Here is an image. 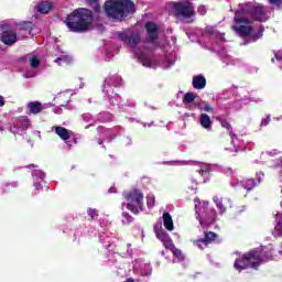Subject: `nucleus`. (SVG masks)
Returning <instances> with one entry per match:
<instances>
[{
  "mask_svg": "<svg viewBox=\"0 0 282 282\" xmlns=\"http://www.w3.org/2000/svg\"><path fill=\"white\" fill-rule=\"evenodd\" d=\"M234 22L235 24L231 26V30L242 39L250 36L252 41H259V39L263 36V32H265V28L260 25L258 32L252 33L254 32V26H252L251 20L246 17V11L237 10L235 12Z\"/></svg>",
  "mask_w": 282,
  "mask_h": 282,
  "instance_id": "obj_1",
  "label": "nucleus"
},
{
  "mask_svg": "<svg viewBox=\"0 0 282 282\" xmlns=\"http://www.w3.org/2000/svg\"><path fill=\"white\" fill-rule=\"evenodd\" d=\"M94 12L89 9H75L67 15L65 24L70 32H87L91 28Z\"/></svg>",
  "mask_w": 282,
  "mask_h": 282,
  "instance_id": "obj_2",
  "label": "nucleus"
},
{
  "mask_svg": "<svg viewBox=\"0 0 282 282\" xmlns=\"http://www.w3.org/2000/svg\"><path fill=\"white\" fill-rule=\"evenodd\" d=\"M270 259H272V254L253 249L237 258L234 268L238 270V272L248 270V268H251V270H259V267L263 265V263H268Z\"/></svg>",
  "mask_w": 282,
  "mask_h": 282,
  "instance_id": "obj_3",
  "label": "nucleus"
},
{
  "mask_svg": "<svg viewBox=\"0 0 282 282\" xmlns=\"http://www.w3.org/2000/svg\"><path fill=\"white\" fill-rule=\"evenodd\" d=\"M105 12L110 19L122 21L128 14H135V3L131 0H108Z\"/></svg>",
  "mask_w": 282,
  "mask_h": 282,
  "instance_id": "obj_4",
  "label": "nucleus"
},
{
  "mask_svg": "<svg viewBox=\"0 0 282 282\" xmlns=\"http://www.w3.org/2000/svg\"><path fill=\"white\" fill-rule=\"evenodd\" d=\"M127 202V209L133 215H140L144 210V194L141 189H132L123 194Z\"/></svg>",
  "mask_w": 282,
  "mask_h": 282,
  "instance_id": "obj_5",
  "label": "nucleus"
},
{
  "mask_svg": "<svg viewBox=\"0 0 282 282\" xmlns=\"http://www.w3.org/2000/svg\"><path fill=\"white\" fill-rule=\"evenodd\" d=\"M172 12L176 19H193L196 14L191 1L172 2Z\"/></svg>",
  "mask_w": 282,
  "mask_h": 282,
  "instance_id": "obj_6",
  "label": "nucleus"
},
{
  "mask_svg": "<svg viewBox=\"0 0 282 282\" xmlns=\"http://www.w3.org/2000/svg\"><path fill=\"white\" fill-rule=\"evenodd\" d=\"M239 11L245 12V17L252 19V21H259L260 23L268 21V11L263 6H248Z\"/></svg>",
  "mask_w": 282,
  "mask_h": 282,
  "instance_id": "obj_7",
  "label": "nucleus"
},
{
  "mask_svg": "<svg viewBox=\"0 0 282 282\" xmlns=\"http://www.w3.org/2000/svg\"><path fill=\"white\" fill-rule=\"evenodd\" d=\"M263 181V173L262 172H257L256 173V180L254 178H245L241 181H238L236 191L239 193L241 188L246 191L243 194V197H247L248 193L256 188V186H259L261 182Z\"/></svg>",
  "mask_w": 282,
  "mask_h": 282,
  "instance_id": "obj_8",
  "label": "nucleus"
},
{
  "mask_svg": "<svg viewBox=\"0 0 282 282\" xmlns=\"http://www.w3.org/2000/svg\"><path fill=\"white\" fill-rule=\"evenodd\" d=\"M117 36L119 41H122V43H124L126 45H129L130 47H137L140 41H142L140 33L131 29H127L126 31L118 32Z\"/></svg>",
  "mask_w": 282,
  "mask_h": 282,
  "instance_id": "obj_9",
  "label": "nucleus"
},
{
  "mask_svg": "<svg viewBox=\"0 0 282 282\" xmlns=\"http://www.w3.org/2000/svg\"><path fill=\"white\" fill-rule=\"evenodd\" d=\"M1 31H2V33L0 36V41L4 45H8L9 47H11V45H14V43H17V41H19V39L17 37V31H14V29H12V25L2 24Z\"/></svg>",
  "mask_w": 282,
  "mask_h": 282,
  "instance_id": "obj_10",
  "label": "nucleus"
},
{
  "mask_svg": "<svg viewBox=\"0 0 282 282\" xmlns=\"http://www.w3.org/2000/svg\"><path fill=\"white\" fill-rule=\"evenodd\" d=\"M204 238L192 241L193 246L199 248V250H206L210 243H215L219 239V235L215 234V231H204Z\"/></svg>",
  "mask_w": 282,
  "mask_h": 282,
  "instance_id": "obj_11",
  "label": "nucleus"
},
{
  "mask_svg": "<svg viewBox=\"0 0 282 282\" xmlns=\"http://www.w3.org/2000/svg\"><path fill=\"white\" fill-rule=\"evenodd\" d=\"M145 31L148 32V37L144 40V43H156L158 39H160V33H159V28L155 22H147L145 25Z\"/></svg>",
  "mask_w": 282,
  "mask_h": 282,
  "instance_id": "obj_12",
  "label": "nucleus"
},
{
  "mask_svg": "<svg viewBox=\"0 0 282 282\" xmlns=\"http://www.w3.org/2000/svg\"><path fill=\"white\" fill-rule=\"evenodd\" d=\"M163 226L169 232L175 230V225L173 224V216L169 212L163 213Z\"/></svg>",
  "mask_w": 282,
  "mask_h": 282,
  "instance_id": "obj_13",
  "label": "nucleus"
},
{
  "mask_svg": "<svg viewBox=\"0 0 282 282\" xmlns=\"http://www.w3.org/2000/svg\"><path fill=\"white\" fill-rule=\"evenodd\" d=\"M192 85L194 89H204L206 87V77L196 75L193 77Z\"/></svg>",
  "mask_w": 282,
  "mask_h": 282,
  "instance_id": "obj_14",
  "label": "nucleus"
},
{
  "mask_svg": "<svg viewBox=\"0 0 282 282\" xmlns=\"http://www.w3.org/2000/svg\"><path fill=\"white\" fill-rule=\"evenodd\" d=\"M54 8L52 2L50 1H42L37 4L36 10L40 14H48L50 11Z\"/></svg>",
  "mask_w": 282,
  "mask_h": 282,
  "instance_id": "obj_15",
  "label": "nucleus"
},
{
  "mask_svg": "<svg viewBox=\"0 0 282 282\" xmlns=\"http://www.w3.org/2000/svg\"><path fill=\"white\" fill-rule=\"evenodd\" d=\"M29 111L32 116H36L43 111V104L39 101H31L28 104Z\"/></svg>",
  "mask_w": 282,
  "mask_h": 282,
  "instance_id": "obj_16",
  "label": "nucleus"
},
{
  "mask_svg": "<svg viewBox=\"0 0 282 282\" xmlns=\"http://www.w3.org/2000/svg\"><path fill=\"white\" fill-rule=\"evenodd\" d=\"M55 133L61 138V140H64V142H67V140L72 138L69 131L61 126L55 127Z\"/></svg>",
  "mask_w": 282,
  "mask_h": 282,
  "instance_id": "obj_17",
  "label": "nucleus"
},
{
  "mask_svg": "<svg viewBox=\"0 0 282 282\" xmlns=\"http://www.w3.org/2000/svg\"><path fill=\"white\" fill-rule=\"evenodd\" d=\"M208 215L205 216V218H199L200 226H204V224H213L215 221V218L217 217V212L215 209H207Z\"/></svg>",
  "mask_w": 282,
  "mask_h": 282,
  "instance_id": "obj_18",
  "label": "nucleus"
},
{
  "mask_svg": "<svg viewBox=\"0 0 282 282\" xmlns=\"http://www.w3.org/2000/svg\"><path fill=\"white\" fill-rule=\"evenodd\" d=\"M17 28L22 32H28V34H32V30H34V23L32 21H22L17 23Z\"/></svg>",
  "mask_w": 282,
  "mask_h": 282,
  "instance_id": "obj_19",
  "label": "nucleus"
},
{
  "mask_svg": "<svg viewBox=\"0 0 282 282\" xmlns=\"http://www.w3.org/2000/svg\"><path fill=\"white\" fill-rule=\"evenodd\" d=\"M218 121L220 122L223 129H227L231 140L237 139V134L232 133V126L230 124V122H228L226 118H218Z\"/></svg>",
  "mask_w": 282,
  "mask_h": 282,
  "instance_id": "obj_20",
  "label": "nucleus"
},
{
  "mask_svg": "<svg viewBox=\"0 0 282 282\" xmlns=\"http://www.w3.org/2000/svg\"><path fill=\"white\" fill-rule=\"evenodd\" d=\"M199 123L203 129H210V127H213V120H210V116H208L207 113L200 115Z\"/></svg>",
  "mask_w": 282,
  "mask_h": 282,
  "instance_id": "obj_21",
  "label": "nucleus"
},
{
  "mask_svg": "<svg viewBox=\"0 0 282 282\" xmlns=\"http://www.w3.org/2000/svg\"><path fill=\"white\" fill-rule=\"evenodd\" d=\"M195 98H197V94L195 93H186L184 96H183V102L184 105H193V102H195Z\"/></svg>",
  "mask_w": 282,
  "mask_h": 282,
  "instance_id": "obj_22",
  "label": "nucleus"
},
{
  "mask_svg": "<svg viewBox=\"0 0 282 282\" xmlns=\"http://www.w3.org/2000/svg\"><path fill=\"white\" fill-rule=\"evenodd\" d=\"M214 202H215L218 210H220L221 215H223V213H226L227 207H226V203H224V199H219L218 197H215Z\"/></svg>",
  "mask_w": 282,
  "mask_h": 282,
  "instance_id": "obj_23",
  "label": "nucleus"
},
{
  "mask_svg": "<svg viewBox=\"0 0 282 282\" xmlns=\"http://www.w3.org/2000/svg\"><path fill=\"white\" fill-rule=\"evenodd\" d=\"M139 61H140L141 65H143V67H151V65L153 64V62L151 61V57H149L147 55H141L139 57Z\"/></svg>",
  "mask_w": 282,
  "mask_h": 282,
  "instance_id": "obj_24",
  "label": "nucleus"
},
{
  "mask_svg": "<svg viewBox=\"0 0 282 282\" xmlns=\"http://www.w3.org/2000/svg\"><path fill=\"white\" fill-rule=\"evenodd\" d=\"M171 252H172L173 257H175V259H177L178 261H184V259H185L184 252H182L181 249H177V247H174Z\"/></svg>",
  "mask_w": 282,
  "mask_h": 282,
  "instance_id": "obj_25",
  "label": "nucleus"
},
{
  "mask_svg": "<svg viewBox=\"0 0 282 282\" xmlns=\"http://www.w3.org/2000/svg\"><path fill=\"white\" fill-rule=\"evenodd\" d=\"M29 63H30L32 69H36L41 65V59H39L37 56H32L31 58H29Z\"/></svg>",
  "mask_w": 282,
  "mask_h": 282,
  "instance_id": "obj_26",
  "label": "nucleus"
},
{
  "mask_svg": "<svg viewBox=\"0 0 282 282\" xmlns=\"http://www.w3.org/2000/svg\"><path fill=\"white\" fill-rule=\"evenodd\" d=\"M122 224H124L126 226L133 224V216H131L129 213L124 212L122 214Z\"/></svg>",
  "mask_w": 282,
  "mask_h": 282,
  "instance_id": "obj_27",
  "label": "nucleus"
},
{
  "mask_svg": "<svg viewBox=\"0 0 282 282\" xmlns=\"http://www.w3.org/2000/svg\"><path fill=\"white\" fill-rule=\"evenodd\" d=\"M162 243L164 246V249L170 250L171 252L175 248V243L173 242V239H171V238L163 240Z\"/></svg>",
  "mask_w": 282,
  "mask_h": 282,
  "instance_id": "obj_28",
  "label": "nucleus"
},
{
  "mask_svg": "<svg viewBox=\"0 0 282 282\" xmlns=\"http://www.w3.org/2000/svg\"><path fill=\"white\" fill-rule=\"evenodd\" d=\"M169 238H171V236H169V232H166L164 229L156 234V239H159L161 243Z\"/></svg>",
  "mask_w": 282,
  "mask_h": 282,
  "instance_id": "obj_29",
  "label": "nucleus"
},
{
  "mask_svg": "<svg viewBox=\"0 0 282 282\" xmlns=\"http://www.w3.org/2000/svg\"><path fill=\"white\" fill-rule=\"evenodd\" d=\"M30 124H31V122H30V120L28 119V117H22V118L20 119V127H21L22 129H30Z\"/></svg>",
  "mask_w": 282,
  "mask_h": 282,
  "instance_id": "obj_30",
  "label": "nucleus"
},
{
  "mask_svg": "<svg viewBox=\"0 0 282 282\" xmlns=\"http://www.w3.org/2000/svg\"><path fill=\"white\" fill-rule=\"evenodd\" d=\"M54 63H57L58 65H63V63H69V56L63 55L61 57H57Z\"/></svg>",
  "mask_w": 282,
  "mask_h": 282,
  "instance_id": "obj_31",
  "label": "nucleus"
},
{
  "mask_svg": "<svg viewBox=\"0 0 282 282\" xmlns=\"http://www.w3.org/2000/svg\"><path fill=\"white\" fill-rule=\"evenodd\" d=\"M147 204L148 208H153V206H155V196H148Z\"/></svg>",
  "mask_w": 282,
  "mask_h": 282,
  "instance_id": "obj_32",
  "label": "nucleus"
},
{
  "mask_svg": "<svg viewBox=\"0 0 282 282\" xmlns=\"http://www.w3.org/2000/svg\"><path fill=\"white\" fill-rule=\"evenodd\" d=\"M198 14H200V17L206 15V12H208V10L206 9V6H199L197 9Z\"/></svg>",
  "mask_w": 282,
  "mask_h": 282,
  "instance_id": "obj_33",
  "label": "nucleus"
},
{
  "mask_svg": "<svg viewBox=\"0 0 282 282\" xmlns=\"http://www.w3.org/2000/svg\"><path fill=\"white\" fill-rule=\"evenodd\" d=\"M271 6H274L275 8H281L282 0H268Z\"/></svg>",
  "mask_w": 282,
  "mask_h": 282,
  "instance_id": "obj_34",
  "label": "nucleus"
},
{
  "mask_svg": "<svg viewBox=\"0 0 282 282\" xmlns=\"http://www.w3.org/2000/svg\"><path fill=\"white\" fill-rule=\"evenodd\" d=\"M153 230H154L155 235H156L158 232H162V231L164 230V229H162V223L155 224V225L153 226Z\"/></svg>",
  "mask_w": 282,
  "mask_h": 282,
  "instance_id": "obj_35",
  "label": "nucleus"
},
{
  "mask_svg": "<svg viewBox=\"0 0 282 282\" xmlns=\"http://www.w3.org/2000/svg\"><path fill=\"white\" fill-rule=\"evenodd\" d=\"M88 215L91 217V219H96L98 217V210L88 209Z\"/></svg>",
  "mask_w": 282,
  "mask_h": 282,
  "instance_id": "obj_36",
  "label": "nucleus"
},
{
  "mask_svg": "<svg viewBox=\"0 0 282 282\" xmlns=\"http://www.w3.org/2000/svg\"><path fill=\"white\" fill-rule=\"evenodd\" d=\"M204 111H206L207 113H213V106H210V104H205Z\"/></svg>",
  "mask_w": 282,
  "mask_h": 282,
  "instance_id": "obj_37",
  "label": "nucleus"
},
{
  "mask_svg": "<svg viewBox=\"0 0 282 282\" xmlns=\"http://www.w3.org/2000/svg\"><path fill=\"white\" fill-rule=\"evenodd\" d=\"M270 116H268L267 118L262 119L261 121V127H268V124H270Z\"/></svg>",
  "mask_w": 282,
  "mask_h": 282,
  "instance_id": "obj_38",
  "label": "nucleus"
},
{
  "mask_svg": "<svg viewBox=\"0 0 282 282\" xmlns=\"http://www.w3.org/2000/svg\"><path fill=\"white\" fill-rule=\"evenodd\" d=\"M275 59L282 62V51H278L274 53Z\"/></svg>",
  "mask_w": 282,
  "mask_h": 282,
  "instance_id": "obj_39",
  "label": "nucleus"
},
{
  "mask_svg": "<svg viewBox=\"0 0 282 282\" xmlns=\"http://www.w3.org/2000/svg\"><path fill=\"white\" fill-rule=\"evenodd\" d=\"M34 187L36 188V191H43V185H41V183H35Z\"/></svg>",
  "mask_w": 282,
  "mask_h": 282,
  "instance_id": "obj_40",
  "label": "nucleus"
},
{
  "mask_svg": "<svg viewBox=\"0 0 282 282\" xmlns=\"http://www.w3.org/2000/svg\"><path fill=\"white\" fill-rule=\"evenodd\" d=\"M6 105V98L3 96H0V107H3Z\"/></svg>",
  "mask_w": 282,
  "mask_h": 282,
  "instance_id": "obj_41",
  "label": "nucleus"
},
{
  "mask_svg": "<svg viewBox=\"0 0 282 282\" xmlns=\"http://www.w3.org/2000/svg\"><path fill=\"white\" fill-rule=\"evenodd\" d=\"M88 1H89V3H95L98 8V0H88Z\"/></svg>",
  "mask_w": 282,
  "mask_h": 282,
  "instance_id": "obj_42",
  "label": "nucleus"
},
{
  "mask_svg": "<svg viewBox=\"0 0 282 282\" xmlns=\"http://www.w3.org/2000/svg\"><path fill=\"white\" fill-rule=\"evenodd\" d=\"M124 282H135V280H133V278H129Z\"/></svg>",
  "mask_w": 282,
  "mask_h": 282,
  "instance_id": "obj_43",
  "label": "nucleus"
},
{
  "mask_svg": "<svg viewBox=\"0 0 282 282\" xmlns=\"http://www.w3.org/2000/svg\"><path fill=\"white\" fill-rule=\"evenodd\" d=\"M161 254H162V257H166V252L165 251L161 252Z\"/></svg>",
  "mask_w": 282,
  "mask_h": 282,
  "instance_id": "obj_44",
  "label": "nucleus"
},
{
  "mask_svg": "<svg viewBox=\"0 0 282 282\" xmlns=\"http://www.w3.org/2000/svg\"><path fill=\"white\" fill-rule=\"evenodd\" d=\"M98 144H104L102 140H98Z\"/></svg>",
  "mask_w": 282,
  "mask_h": 282,
  "instance_id": "obj_45",
  "label": "nucleus"
},
{
  "mask_svg": "<svg viewBox=\"0 0 282 282\" xmlns=\"http://www.w3.org/2000/svg\"><path fill=\"white\" fill-rule=\"evenodd\" d=\"M280 237H282V228L280 229Z\"/></svg>",
  "mask_w": 282,
  "mask_h": 282,
  "instance_id": "obj_46",
  "label": "nucleus"
},
{
  "mask_svg": "<svg viewBox=\"0 0 282 282\" xmlns=\"http://www.w3.org/2000/svg\"><path fill=\"white\" fill-rule=\"evenodd\" d=\"M208 33H209V34H213V31H212V30H209V31H208Z\"/></svg>",
  "mask_w": 282,
  "mask_h": 282,
  "instance_id": "obj_47",
  "label": "nucleus"
},
{
  "mask_svg": "<svg viewBox=\"0 0 282 282\" xmlns=\"http://www.w3.org/2000/svg\"><path fill=\"white\" fill-rule=\"evenodd\" d=\"M208 33H209V34H213V31H212V30H209V31H208Z\"/></svg>",
  "mask_w": 282,
  "mask_h": 282,
  "instance_id": "obj_48",
  "label": "nucleus"
},
{
  "mask_svg": "<svg viewBox=\"0 0 282 282\" xmlns=\"http://www.w3.org/2000/svg\"><path fill=\"white\" fill-rule=\"evenodd\" d=\"M271 62H272V63H274V57H273V58H271Z\"/></svg>",
  "mask_w": 282,
  "mask_h": 282,
  "instance_id": "obj_49",
  "label": "nucleus"
}]
</instances>
